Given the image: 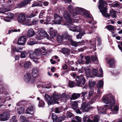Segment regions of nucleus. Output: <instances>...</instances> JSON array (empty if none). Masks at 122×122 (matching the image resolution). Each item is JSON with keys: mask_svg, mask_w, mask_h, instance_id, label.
I'll use <instances>...</instances> for the list:
<instances>
[{"mask_svg": "<svg viewBox=\"0 0 122 122\" xmlns=\"http://www.w3.org/2000/svg\"><path fill=\"white\" fill-rule=\"evenodd\" d=\"M99 5H98L100 11L102 13V15L106 17H109L111 16L113 18H115L117 17V15L114 11L113 10H110V15L107 13V3L103 0H99Z\"/></svg>", "mask_w": 122, "mask_h": 122, "instance_id": "nucleus-1", "label": "nucleus"}, {"mask_svg": "<svg viewBox=\"0 0 122 122\" xmlns=\"http://www.w3.org/2000/svg\"><path fill=\"white\" fill-rule=\"evenodd\" d=\"M52 97L54 101L52 99V97L48 94H46L44 98L47 102L49 106L51 105L52 104L59 103L58 100L60 99L61 95L58 94L57 93H56L55 92L53 93Z\"/></svg>", "mask_w": 122, "mask_h": 122, "instance_id": "nucleus-2", "label": "nucleus"}, {"mask_svg": "<svg viewBox=\"0 0 122 122\" xmlns=\"http://www.w3.org/2000/svg\"><path fill=\"white\" fill-rule=\"evenodd\" d=\"M64 17L66 19L69 23L66 25L67 27L69 28L70 30H81L82 29L80 27L75 26L72 24V21L71 17L66 11H65L63 13Z\"/></svg>", "mask_w": 122, "mask_h": 122, "instance_id": "nucleus-3", "label": "nucleus"}, {"mask_svg": "<svg viewBox=\"0 0 122 122\" xmlns=\"http://www.w3.org/2000/svg\"><path fill=\"white\" fill-rule=\"evenodd\" d=\"M102 101L104 103L109 105H105L103 106L102 109L104 111V112H106V110L109 108L112 109L115 103V98L112 96L110 97V99L108 97H104L102 99Z\"/></svg>", "mask_w": 122, "mask_h": 122, "instance_id": "nucleus-4", "label": "nucleus"}, {"mask_svg": "<svg viewBox=\"0 0 122 122\" xmlns=\"http://www.w3.org/2000/svg\"><path fill=\"white\" fill-rule=\"evenodd\" d=\"M76 84L75 86H82L86 82V80L83 75H81L79 76H76Z\"/></svg>", "mask_w": 122, "mask_h": 122, "instance_id": "nucleus-5", "label": "nucleus"}, {"mask_svg": "<svg viewBox=\"0 0 122 122\" xmlns=\"http://www.w3.org/2000/svg\"><path fill=\"white\" fill-rule=\"evenodd\" d=\"M18 21L20 23H23V24L25 25H29V21L26 20L25 14H21L19 15L18 17Z\"/></svg>", "mask_w": 122, "mask_h": 122, "instance_id": "nucleus-6", "label": "nucleus"}, {"mask_svg": "<svg viewBox=\"0 0 122 122\" xmlns=\"http://www.w3.org/2000/svg\"><path fill=\"white\" fill-rule=\"evenodd\" d=\"M54 17V20L53 21V24H60L63 20V19L57 14H55Z\"/></svg>", "mask_w": 122, "mask_h": 122, "instance_id": "nucleus-7", "label": "nucleus"}, {"mask_svg": "<svg viewBox=\"0 0 122 122\" xmlns=\"http://www.w3.org/2000/svg\"><path fill=\"white\" fill-rule=\"evenodd\" d=\"M70 45L76 47L77 46L84 45L85 43V41L84 40H81L80 41L76 42L75 41H73L71 39L70 40Z\"/></svg>", "mask_w": 122, "mask_h": 122, "instance_id": "nucleus-8", "label": "nucleus"}, {"mask_svg": "<svg viewBox=\"0 0 122 122\" xmlns=\"http://www.w3.org/2000/svg\"><path fill=\"white\" fill-rule=\"evenodd\" d=\"M10 116V114L7 112L3 113L0 115V120L1 121H5L8 120Z\"/></svg>", "mask_w": 122, "mask_h": 122, "instance_id": "nucleus-9", "label": "nucleus"}, {"mask_svg": "<svg viewBox=\"0 0 122 122\" xmlns=\"http://www.w3.org/2000/svg\"><path fill=\"white\" fill-rule=\"evenodd\" d=\"M26 39V37L25 36H20L17 41V44L20 45H25Z\"/></svg>", "mask_w": 122, "mask_h": 122, "instance_id": "nucleus-10", "label": "nucleus"}, {"mask_svg": "<svg viewBox=\"0 0 122 122\" xmlns=\"http://www.w3.org/2000/svg\"><path fill=\"white\" fill-rule=\"evenodd\" d=\"M84 70L87 77L92 78L93 77L92 75V72L90 68L88 67H85Z\"/></svg>", "mask_w": 122, "mask_h": 122, "instance_id": "nucleus-11", "label": "nucleus"}, {"mask_svg": "<svg viewBox=\"0 0 122 122\" xmlns=\"http://www.w3.org/2000/svg\"><path fill=\"white\" fill-rule=\"evenodd\" d=\"M35 109V107L34 105H31L27 108L25 111V113L27 114H31V112H33Z\"/></svg>", "mask_w": 122, "mask_h": 122, "instance_id": "nucleus-12", "label": "nucleus"}, {"mask_svg": "<svg viewBox=\"0 0 122 122\" xmlns=\"http://www.w3.org/2000/svg\"><path fill=\"white\" fill-rule=\"evenodd\" d=\"M88 106V104H86L84 103H82L80 108V109L85 112H88L90 110L89 109Z\"/></svg>", "mask_w": 122, "mask_h": 122, "instance_id": "nucleus-13", "label": "nucleus"}, {"mask_svg": "<svg viewBox=\"0 0 122 122\" xmlns=\"http://www.w3.org/2000/svg\"><path fill=\"white\" fill-rule=\"evenodd\" d=\"M37 43V41H36L35 39L31 38L28 40L27 44L29 45L32 46Z\"/></svg>", "mask_w": 122, "mask_h": 122, "instance_id": "nucleus-14", "label": "nucleus"}, {"mask_svg": "<svg viewBox=\"0 0 122 122\" xmlns=\"http://www.w3.org/2000/svg\"><path fill=\"white\" fill-rule=\"evenodd\" d=\"M42 51L40 48L36 49L33 52V54L37 56H40L42 54Z\"/></svg>", "mask_w": 122, "mask_h": 122, "instance_id": "nucleus-15", "label": "nucleus"}, {"mask_svg": "<svg viewBox=\"0 0 122 122\" xmlns=\"http://www.w3.org/2000/svg\"><path fill=\"white\" fill-rule=\"evenodd\" d=\"M31 75L29 73L26 74L24 76V79L27 82H29L31 79Z\"/></svg>", "mask_w": 122, "mask_h": 122, "instance_id": "nucleus-16", "label": "nucleus"}, {"mask_svg": "<svg viewBox=\"0 0 122 122\" xmlns=\"http://www.w3.org/2000/svg\"><path fill=\"white\" fill-rule=\"evenodd\" d=\"M80 96L81 94L80 93H74L72 95L71 99V100H75L79 97Z\"/></svg>", "mask_w": 122, "mask_h": 122, "instance_id": "nucleus-17", "label": "nucleus"}, {"mask_svg": "<svg viewBox=\"0 0 122 122\" xmlns=\"http://www.w3.org/2000/svg\"><path fill=\"white\" fill-rule=\"evenodd\" d=\"M81 95V97H83L82 99H87L88 100V98H89V97H88V93L86 91L85 92H82L80 94Z\"/></svg>", "mask_w": 122, "mask_h": 122, "instance_id": "nucleus-18", "label": "nucleus"}, {"mask_svg": "<svg viewBox=\"0 0 122 122\" xmlns=\"http://www.w3.org/2000/svg\"><path fill=\"white\" fill-rule=\"evenodd\" d=\"M49 34L51 37L53 39L56 36L57 33V31H49Z\"/></svg>", "mask_w": 122, "mask_h": 122, "instance_id": "nucleus-19", "label": "nucleus"}, {"mask_svg": "<svg viewBox=\"0 0 122 122\" xmlns=\"http://www.w3.org/2000/svg\"><path fill=\"white\" fill-rule=\"evenodd\" d=\"M27 37L30 38L31 37L35 35L36 33L34 31H28Z\"/></svg>", "mask_w": 122, "mask_h": 122, "instance_id": "nucleus-20", "label": "nucleus"}, {"mask_svg": "<svg viewBox=\"0 0 122 122\" xmlns=\"http://www.w3.org/2000/svg\"><path fill=\"white\" fill-rule=\"evenodd\" d=\"M108 64L109 65L110 67L112 68L113 67L115 62L114 59H111L108 61Z\"/></svg>", "mask_w": 122, "mask_h": 122, "instance_id": "nucleus-21", "label": "nucleus"}, {"mask_svg": "<svg viewBox=\"0 0 122 122\" xmlns=\"http://www.w3.org/2000/svg\"><path fill=\"white\" fill-rule=\"evenodd\" d=\"M85 9H84L79 7L77 8L76 10V11L75 12L76 15H78L81 12L84 11Z\"/></svg>", "mask_w": 122, "mask_h": 122, "instance_id": "nucleus-22", "label": "nucleus"}, {"mask_svg": "<svg viewBox=\"0 0 122 122\" xmlns=\"http://www.w3.org/2000/svg\"><path fill=\"white\" fill-rule=\"evenodd\" d=\"M10 10V9L8 8H0V13H4Z\"/></svg>", "mask_w": 122, "mask_h": 122, "instance_id": "nucleus-23", "label": "nucleus"}, {"mask_svg": "<svg viewBox=\"0 0 122 122\" xmlns=\"http://www.w3.org/2000/svg\"><path fill=\"white\" fill-rule=\"evenodd\" d=\"M100 119V116H99L97 115L93 117L92 120H93V122H98Z\"/></svg>", "mask_w": 122, "mask_h": 122, "instance_id": "nucleus-24", "label": "nucleus"}, {"mask_svg": "<svg viewBox=\"0 0 122 122\" xmlns=\"http://www.w3.org/2000/svg\"><path fill=\"white\" fill-rule=\"evenodd\" d=\"M62 36L63 39H67L68 38V40H69L70 39V37H69V36L68 35L67 32L63 33Z\"/></svg>", "mask_w": 122, "mask_h": 122, "instance_id": "nucleus-25", "label": "nucleus"}, {"mask_svg": "<svg viewBox=\"0 0 122 122\" xmlns=\"http://www.w3.org/2000/svg\"><path fill=\"white\" fill-rule=\"evenodd\" d=\"M39 70L36 68H35L32 69V76H34L35 75L37 74L39 72Z\"/></svg>", "mask_w": 122, "mask_h": 122, "instance_id": "nucleus-26", "label": "nucleus"}, {"mask_svg": "<svg viewBox=\"0 0 122 122\" xmlns=\"http://www.w3.org/2000/svg\"><path fill=\"white\" fill-rule=\"evenodd\" d=\"M45 105L44 102L42 99L39 101L38 106L39 107H43Z\"/></svg>", "mask_w": 122, "mask_h": 122, "instance_id": "nucleus-27", "label": "nucleus"}, {"mask_svg": "<svg viewBox=\"0 0 122 122\" xmlns=\"http://www.w3.org/2000/svg\"><path fill=\"white\" fill-rule=\"evenodd\" d=\"M94 91L93 89H91L89 92L88 94V97H89V98H88V100H92V98H91V97L92 95L94 93Z\"/></svg>", "mask_w": 122, "mask_h": 122, "instance_id": "nucleus-28", "label": "nucleus"}, {"mask_svg": "<svg viewBox=\"0 0 122 122\" xmlns=\"http://www.w3.org/2000/svg\"><path fill=\"white\" fill-rule=\"evenodd\" d=\"M76 119L77 121H76L74 120H72L71 122H82L81 121L82 118L81 117L78 116H75Z\"/></svg>", "mask_w": 122, "mask_h": 122, "instance_id": "nucleus-29", "label": "nucleus"}, {"mask_svg": "<svg viewBox=\"0 0 122 122\" xmlns=\"http://www.w3.org/2000/svg\"><path fill=\"white\" fill-rule=\"evenodd\" d=\"M52 117L53 120V122H56L58 119V116L55 113H52Z\"/></svg>", "mask_w": 122, "mask_h": 122, "instance_id": "nucleus-30", "label": "nucleus"}, {"mask_svg": "<svg viewBox=\"0 0 122 122\" xmlns=\"http://www.w3.org/2000/svg\"><path fill=\"white\" fill-rule=\"evenodd\" d=\"M62 109L61 107H56L54 109V112L57 113H60L61 111V110Z\"/></svg>", "mask_w": 122, "mask_h": 122, "instance_id": "nucleus-31", "label": "nucleus"}, {"mask_svg": "<svg viewBox=\"0 0 122 122\" xmlns=\"http://www.w3.org/2000/svg\"><path fill=\"white\" fill-rule=\"evenodd\" d=\"M31 63L30 62H25L24 65V67L26 69L29 68L30 67Z\"/></svg>", "mask_w": 122, "mask_h": 122, "instance_id": "nucleus-32", "label": "nucleus"}, {"mask_svg": "<svg viewBox=\"0 0 122 122\" xmlns=\"http://www.w3.org/2000/svg\"><path fill=\"white\" fill-rule=\"evenodd\" d=\"M7 15H8V16H7V18L10 20L13 19L14 16V14L12 13H11L10 12L7 13Z\"/></svg>", "mask_w": 122, "mask_h": 122, "instance_id": "nucleus-33", "label": "nucleus"}, {"mask_svg": "<svg viewBox=\"0 0 122 122\" xmlns=\"http://www.w3.org/2000/svg\"><path fill=\"white\" fill-rule=\"evenodd\" d=\"M38 33H39L40 35L41 36H45L46 34L47 35L46 31H37Z\"/></svg>", "mask_w": 122, "mask_h": 122, "instance_id": "nucleus-34", "label": "nucleus"}, {"mask_svg": "<svg viewBox=\"0 0 122 122\" xmlns=\"http://www.w3.org/2000/svg\"><path fill=\"white\" fill-rule=\"evenodd\" d=\"M72 106L73 109H76L78 107V104L77 102L76 101H74L72 104Z\"/></svg>", "mask_w": 122, "mask_h": 122, "instance_id": "nucleus-35", "label": "nucleus"}, {"mask_svg": "<svg viewBox=\"0 0 122 122\" xmlns=\"http://www.w3.org/2000/svg\"><path fill=\"white\" fill-rule=\"evenodd\" d=\"M20 119L21 121L22 122H30L29 120L26 119V117L24 116H21Z\"/></svg>", "mask_w": 122, "mask_h": 122, "instance_id": "nucleus-36", "label": "nucleus"}, {"mask_svg": "<svg viewBox=\"0 0 122 122\" xmlns=\"http://www.w3.org/2000/svg\"><path fill=\"white\" fill-rule=\"evenodd\" d=\"M85 59L86 60V64H88L90 62H91L90 57L89 56H85Z\"/></svg>", "mask_w": 122, "mask_h": 122, "instance_id": "nucleus-37", "label": "nucleus"}, {"mask_svg": "<svg viewBox=\"0 0 122 122\" xmlns=\"http://www.w3.org/2000/svg\"><path fill=\"white\" fill-rule=\"evenodd\" d=\"M103 82L102 80H101L99 81V83H98L97 84V86L98 88H101L103 86Z\"/></svg>", "mask_w": 122, "mask_h": 122, "instance_id": "nucleus-38", "label": "nucleus"}, {"mask_svg": "<svg viewBox=\"0 0 122 122\" xmlns=\"http://www.w3.org/2000/svg\"><path fill=\"white\" fill-rule=\"evenodd\" d=\"M62 52L64 54L68 53L70 51V50L65 48L62 49Z\"/></svg>", "mask_w": 122, "mask_h": 122, "instance_id": "nucleus-39", "label": "nucleus"}, {"mask_svg": "<svg viewBox=\"0 0 122 122\" xmlns=\"http://www.w3.org/2000/svg\"><path fill=\"white\" fill-rule=\"evenodd\" d=\"M92 72V74H93V75L95 76H97L98 73V70L96 69H93Z\"/></svg>", "mask_w": 122, "mask_h": 122, "instance_id": "nucleus-40", "label": "nucleus"}, {"mask_svg": "<svg viewBox=\"0 0 122 122\" xmlns=\"http://www.w3.org/2000/svg\"><path fill=\"white\" fill-rule=\"evenodd\" d=\"M67 9L71 14H72L74 13V9L73 8L72 6L69 5L67 8Z\"/></svg>", "mask_w": 122, "mask_h": 122, "instance_id": "nucleus-41", "label": "nucleus"}, {"mask_svg": "<svg viewBox=\"0 0 122 122\" xmlns=\"http://www.w3.org/2000/svg\"><path fill=\"white\" fill-rule=\"evenodd\" d=\"M57 40L58 41L62 42L64 40L62 36L59 35L57 37Z\"/></svg>", "mask_w": 122, "mask_h": 122, "instance_id": "nucleus-42", "label": "nucleus"}, {"mask_svg": "<svg viewBox=\"0 0 122 122\" xmlns=\"http://www.w3.org/2000/svg\"><path fill=\"white\" fill-rule=\"evenodd\" d=\"M73 114L69 111H67L66 113V116L67 118V117L71 118L72 117H73Z\"/></svg>", "mask_w": 122, "mask_h": 122, "instance_id": "nucleus-43", "label": "nucleus"}, {"mask_svg": "<svg viewBox=\"0 0 122 122\" xmlns=\"http://www.w3.org/2000/svg\"><path fill=\"white\" fill-rule=\"evenodd\" d=\"M27 54L26 51H23L21 53L20 57L21 58H25V57L26 55Z\"/></svg>", "mask_w": 122, "mask_h": 122, "instance_id": "nucleus-44", "label": "nucleus"}, {"mask_svg": "<svg viewBox=\"0 0 122 122\" xmlns=\"http://www.w3.org/2000/svg\"><path fill=\"white\" fill-rule=\"evenodd\" d=\"M96 82L95 81H90L89 82V87H92L94 86L95 85Z\"/></svg>", "mask_w": 122, "mask_h": 122, "instance_id": "nucleus-45", "label": "nucleus"}, {"mask_svg": "<svg viewBox=\"0 0 122 122\" xmlns=\"http://www.w3.org/2000/svg\"><path fill=\"white\" fill-rule=\"evenodd\" d=\"M85 34L84 33L80 32L76 36V38L78 39H81L82 36Z\"/></svg>", "mask_w": 122, "mask_h": 122, "instance_id": "nucleus-46", "label": "nucleus"}, {"mask_svg": "<svg viewBox=\"0 0 122 122\" xmlns=\"http://www.w3.org/2000/svg\"><path fill=\"white\" fill-rule=\"evenodd\" d=\"M106 27L108 30H114V29L113 26L110 25L106 26Z\"/></svg>", "mask_w": 122, "mask_h": 122, "instance_id": "nucleus-47", "label": "nucleus"}, {"mask_svg": "<svg viewBox=\"0 0 122 122\" xmlns=\"http://www.w3.org/2000/svg\"><path fill=\"white\" fill-rule=\"evenodd\" d=\"M17 119H16L15 116H14L11 119H10L9 122H17Z\"/></svg>", "mask_w": 122, "mask_h": 122, "instance_id": "nucleus-48", "label": "nucleus"}, {"mask_svg": "<svg viewBox=\"0 0 122 122\" xmlns=\"http://www.w3.org/2000/svg\"><path fill=\"white\" fill-rule=\"evenodd\" d=\"M42 5V4H40L39 3H34L33 4H32V7H34L35 6H41Z\"/></svg>", "mask_w": 122, "mask_h": 122, "instance_id": "nucleus-49", "label": "nucleus"}, {"mask_svg": "<svg viewBox=\"0 0 122 122\" xmlns=\"http://www.w3.org/2000/svg\"><path fill=\"white\" fill-rule=\"evenodd\" d=\"M75 84L74 81H70L68 84V85L70 86V87L72 88L74 86Z\"/></svg>", "mask_w": 122, "mask_h": 122, "instance_id": "nucleus-50", "label": "nucleus"}, {"mask_svg": "<svg viewBox=\"0 0 122 122\" xmlns=\"http://www.w3.org/2000/svg\"><path fill=\"white\" fill-rule=\"evenodd\" d=\"M89 116L86 115L83 117V122H87V120H88Z\"/></svg>", "mask_w": 122, "mask_h": 122, "instance_id": "nucleus-51", "label": "nucleus"}, {"mask_svg": "<svg viewBox=\"0 0 122 122\" xmlns=\"http://www.w3.org/2000/svg\"><path fill=\"white\" fill-rule=\"evenodd\" d=\"M38 21V19L36 18H35L32 21L31 23L33 25H35L37 24Z\"/></svg>", "mask_w": 122, "mask_h": 122, "instance_id": "nucleus-52", "label": "nucleus"}, {"mask_svg": "<svg viewBox=\"0 0 122 122\" xmlns=\"http://www.w3.org/2000/svg\"><path fill=\"white\" fill-rule=\"evenodd\" d=\"M69 71V70H67L66 71H62L61 72V75H63L65 74H67Z\"/></svg>", "mask_w": 122, "mask_h": 122, "instance_id": "nucleus-53", "label": "nucleus"}, {"mask_svg": "<svg viewBox=\"0 0 122 122\" xmlns=\"http://www.w3.org/2000/svg\"><path fill=\"white\" fill-rule=\"evenodd\" d=\"M31 0H25L23 1L22 2L24 3L25 6L27 5L31 1Z\"/></svg>", "mask_w": 122, "mask_h": 122, "instance_id": "nucleus-54", "label": "nucleus"}, {"mask_svg": "<svg viewBox=\"0 0 122 122\" xmlns=\"http://www.w3.org/2000/svg\"><path fill=\"white\" fill-rule=\"evenodd\" d=\"M93 118V116H90L87 120V122H93V120H92Z\"/></svg>", "mask_w": 122, "mask_h": 122, "instance_id": "nucleus-55", "label": "nucleus"}, {"mask_svg": "<svg viewBox=\"0 0 122 122\" xmlns=\"http://www.w3.org/2000/svg\"><path fill=\"white\" fill-rule=\"evenodd\" d=\"M25 111L24 109H20L19 110L18 113L19 114H23V113H25Z\"/></svg>", "mask_w": 122, "mask_h": 122, "instance_id": "nucleus-56", "label": "nucleus"}, {"mask_svg": "<svg viewBox=\"0 0 122 122\" xmlns=\"http://www.w3.org/2000/svg\"><path fill=\"white\" fill-rule=\"evenodd\" d=\"M25 6L24 3L22 2L20 3H19L17 6V7L18 8H20L23 7Z\"/></svg>", "mask_w": 122, "mask_h": 122, "instance_id": "nucleus-57", "label": "nucleus"}, {"mask_svg": "<svg viewBox=\"0 0 122 122\" xmlns=\"http://www.w3.org/2000/svg\"><path fill=\"white\" fill-rule=\"evenodd\" d=\"M119 110V107L117 105L115 106L114 107V108L112 110L116 111H117Z\"/></svg>", "mask_w": 122, "mask_h": 122, "instance_id": "nucleus-58", "label": "nucleus"}, {"mask_svg": "<svg viewBox=\"0 0 122 122\" xmlns=\"http://www.w3.org/2000/svg\"><path fill=\"white\" fill-rule=\"evenodd\" d=\"M91 58L93 61H96L97 59L98 60L97 57V56L95 57L93 56H92L91 57Z\"/></svg>", "mask_w": 122, "mask_h": 122, "instance_id": "nucleus-59", "label": "nucleus"}, {"mask_svg": "<svg viewBox=\"0 0 122 122\" xmlns=\"http://www.w3.org/2000/svg\"><path fill=\"white\" fill-rule=\"evenodd\" d=\"M34 54H33V52L32 54L30 53L29 55L30 58L31 59L35 58V56L34 55Z\"/></svg>", "mask_w": 122, "mask_h": 122, "instance_id": "nucleus-60", "label": "nucleus"}, {"mask_svg": "<svg viewBox=\"0 0 122 122\" xmlns=\"http://www.w3.org/2000/svg\"><path fill=\"white\" fill-rule=\"evenodd\" d=\"M36 15L34 14V13H32L29 16V18H31L34 17Z\"/></svg>", "mask_w": 122, "mask_h": 122, "instance_id": "nucleus-61", "label": "nucleus"}, {"mask_svg": "<svg viewBox=\"0 0 122 122\" xmlns=\"http://www.w3.org/2000/svg\"><path fill=\"white\" fill-rule=\"evenodd\" d=\"M67 68H68V66H67V65L66 64H64L62 66L63 69L64 70H65Z\"/></svg>", "mask_w": 122, "mask_h": 122, "instance_id": "nucleus-62", "label": "nucleus"}, {"mask_svg": "<svg viewBox=\"0 0 122 122\" xmlns=\"http://www.w3.org/2000/svg\"><path fill=\"white\" fill-rule=\"evenodd\" d=\"M61 117L62 118V121L65 120L66 118H67V117L64 115H63L62 116H61Z\"/></svg>", "mask_w": 122, "mask_h": 122, "instance_id": "nucleus-63", "label": "nucleus"}, {"mask_svg": "<svg viewBox=\"0 0 122 122\" xmlns=\"http://www.w3.org/2000/svg\"><path fill=\"white\" fill-rule=\"evenodd\" d=\"M62 121V118L61 117V116H60L58 117L57 120V122H61Z\"/></svg>", "mask_w": 122, "mask_h": 122, "instance_id": "nucleus-64", "label": "nucleus"}]
</instances>
